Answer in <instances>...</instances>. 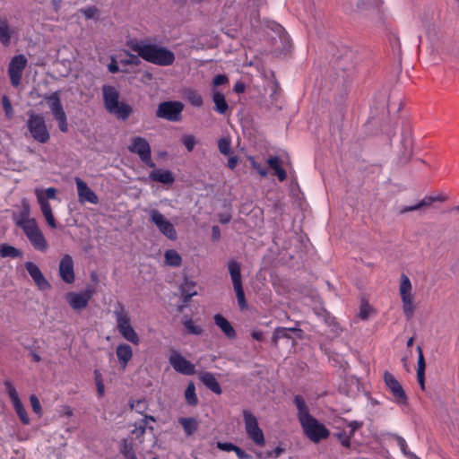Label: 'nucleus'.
<instances>
[{
	"label": "nucleus",
	"instance_id": "nucleus-40",
	"mask_svg": "<svg viewBox=\"0 0 459 459\" xmlns=\"http://www.w3.org/2000/svg\"><path fill=\"white\" fill-rule=\"evenodd\" d=\"M185 398L188 405L196 406L198 404V398L195 393V386L193 382H190L185 391Z\"/></svg>",
	"mask_w": 459,
	"mask_h": 459
},
{
	"label": "nucleus",
	"instance_id": "nucleus-2",
	"mask_svg": "<svg viewBox=\"0 0 459 459\" xmlns=\"http://www.w3.org/2000/svg\"><path fill=\"white\" fill-rule=\"evenodd\" d=\"M126 45L143 60L160 66L171 65L176 59L175 54L171 50L156 44L131 39L127 41Z\"/></svg>",
	"mask_w": 459,
	"mask_h": 459
},
{
	"label": "nucleus",
	"instance_id": "nucleus-35",
	"mask_svg": "<svg viewBox=\"0 0 459 459\" xmlns=\"http://www.w3.org/2000/svg\"><path fill=\"white\" fill-rule=\"evenodd\" d=\"M165 264L171 267H179L182 264V257L175 249H168L164 254Z\"/></svg>",
	"mask_w": 459,
	"mask_h": 459
},
{
	"label": "nucleus",
	"instance_id": "nucleus-1",
	"mask_svg": "<svg viewBox=\"0 0 459 459\" xmlns=\"http://www.w3.org/2000/svg\"><path fill=\"white\" fill-rule=\"evenodd\" d=\"M294 403L298 410L297 416L304 435L316 444L327 439L330 436V430L311 415L303 396L300 394L295 395Z\"/></svg>",
	"mask_w": 459,
	"mask_h": 459
},
{
	"label": "nucleus",
	"instance_id": "nucleus-26",
	"mask_svg": "<svg viewBox=\"0 0 459 459\" xmlns=\"http://www.w3.org/2000/svg\"><path fill=\"white\" fill-rule=\"evenodd\" d=\"M385 116L384 114L371 116L364 124V129L368 135H377L384 133V121Z\"/></svg>",
	"mask_w": 459,
	"mask_h": 459
},
{
	"label": "nucleus",
	"instance_id": "nucleus-18",
	"mask_svg": "<svg viewBox=\"0 0 459 459\" xmlns=\"http://www.w3.org/2000/svg\"><path fill=\"white\" fill-rule=\"evenodd\" d=\"M169 362L171 367L179 374L185 376H192L195 374V365L188 359H186L181 353L178 351H171L170 356L169 358Z\"/></svg>",
	"mask_w": 459,
	"mask_h": 459
},
{
	"label": "nucleus",
	"instance_id": "nucleus-19",
	"mask_svg": "<svg viewBox=\"0 0 459 459\" xmlns=\"http://www.w3.org/2000/svg\"><path fill=\"white\" fill-rule=\"evenodd\" d=\"M93 293L94 290L89 288L82 292H68L65 300L74 311H81L88 307Z\"/></svg>",
	"mask_w": 459,
	"mask_h": 459
},
{
	"label": "nucleus",
	"instance_id": "nucleus-59",
	"mask_svg": "<svg viewBox=\"0 0 459 459\" xmlns=\"http://www.w3.org/2000/svg\"><path fill=\"white\" fill-rule=\"evenodd\" d=\"M245 90H246V84L241 81H238L233 86V91L236 93H243L245 91Z\"/></svg>",
	"mask_w": 459,
	"mask_h": 459
},
{
	"label": "nucleus",
	"instance_id": "nucleus-63",
	"mask_svg": "<svg viewBox=\"0 0 459 459\" xmlns=\"http://www.w3.org/2000/svg\"><path fill=\"white\" fill-rule=\"evenodd\" d=\"M377 0H369L368 3H366L365 0H359V2L358 3V7L359 8H367V5L369 4V5H374L377 4Z\"/></svg>",
	"mask_w": 459,
	"mask_h": 459
},
{
	"label": "nucleus",
	"instance_id": "nucleus-4",
	"mask_svg": "<svg viewBox=\"0 0 459 459\" xmlns=\"http://www.w3.org/2000/svg\"><path fill=\"white\" fill-rule=\"evenodd\" d=\"M402 151L398 155L397 164L401 167L408 162L411 163V169L425 171L432 168L420 159H411L413 153V137L410 128L404 129L402 133L401 140Z\"/></svg>",
	"mask_w": 459,
	"mask_h": 459
},
{
	"label": "nucleus",
	"instance_id": "nucleus-31",
	"mask_svg": "<svg viewBox=\"0 0 459 459\" xmlns=\"http://www.w3.org/2000/svg\"><path fill=\"white\" fill-rule=\"evenodd\" d=\"M212 101L214 103L213 109L219 114L224 115L228 111L229 105L222 92L213 90Z\"/></svg>",
	"mask_w": 459,
	"mask_h": 459
},
{
	"label": "nucleus",
	"instance_id": "nucleus-54",
	"mask_svg": "<svg viewBox=\"0 0 459 459\" xmlns=\"http://www.w3.org/2000/svg\"><path fill=\"white\" fill-rule=\"evenodd\" d=\"M370 312H371L370 306L367 303H363L360 306L359 316L362 320H366L369 316Z\"/></svg>",
	"mask_w": 459,
	"mask_h": 459
},
{
	"label": "nucleus",
	"instance_id": "nucleus-41",
	"mask_svg": "<svg viewBox=\"0 0 459 459\" xmlns=\"http://www.w3.org/2000/svg\"><path fill=\"white\" fill-rule=\"evenodd\" d=\"M186 100L194 107L200 108L204 104L202 95L195 90H190L187 92Z\"/></svg>",
	"mask_w": 459,
	"mask_h": 459
},
{
	"label": "nucleus",
	"instance_id": "nucleus-45",
	"mask_svg": "<svg viewBox=\"0 0 459 459\" xmlns=\"http://www.w3.org/2000/svg\"><path fill=\"white\" fill-rule=\"evenodd\" d=\"M396 441H397L398 446H400L401 451L406 456H408L410 459H420L415 454H413L412 452H410V451L407 450L408 446H407V443H406L405 439L403 437L397 436L396 437Z\"/></svg>",
	"mask_w": 459,
	"mask_h": 459
},
{
	"label": "nucleus",
	"instance_id": "nucleus-28",
	"mask_svg": "<svg viewBox=\"0 0 459 459\" xmlns=\"http://www.w3.org/2000/svg\"><path fill=\"white\" fill-rule=\"evenodd\" d=\"M215 325L223 332L229 339H235L237 333L231 324L222 315L216 314L213 316Z\"/></svg>",
	"mask_w": 459,
	"mask_h": 459
},
{
	"label": "nucleus",
	"instance_id": "nucleus-37",
	"mask_svg": "<svg viewBox=\"0 0 459 459\" xmlns=\"http://www.w3.org/2000/svg\"><path fill=\"white\" fill-rule=\"evenodd\" d=\"M195 283L194 282H186L182 288V297H183V305L179 307L178 311H182L184 306H186L191 299V298L196 295V291L195 290Z\"/></svg>",
	"mask_w": 459,
	"mask_h": 459
},
{
	"label": "nucleus",
	"instance_id": "nucleus-10",
	"mask_svg": "<svg viewBox=\"0 0 459 459\" xmlns=\"http://www.w3.org/2000/svg\"><path fill=\"white\" fill-rule=\"evenodd\" d=\"M227 266L238 306L244 309L247 307V300L242 284L241 265L238 261L232 259L228 262Z\"/></svg>",
	"mask_w": 459,
	"mask_h": 459
},
{
	"label": "nucleus",
	"instance_id": "nucleus-55",
	"mask_svg": "<svg viewBox=\"0 0 459 459\" xmlns=\"http://www.w3.org/2000/svg\"><path fill=\"white\" fill-rule=\"evenodd\" d=\"M11 83L13 86H18L21 82L22 73V72H8Z\"/></svg>",
	"mask_w": 459,
	"mask_h": 459
},
{
	"label": "nucleus",
	"instance_id": "nucleus-13",
	"mask_svg": "<svg viewBox=\"0 0 459 459\" xmlns=\"http://www.w3.org/2000/svg\"><path fill=\"white\" fill-rule=\"evenodd\" d=\"M248 160L256 172H268V169H273V172H286L282 168L283 161L279 156L268 155L267 158L249 157Z\"/></svg>",
	"mask_w": 459,
	"mask_h": 459
},
{
	"label": "nucleus",
	"instance_id": "nucleus-39",
	"mask_svg": "<svg viewBox=\"0 0 459 459\" xmlns=\"http://www.w3.org/2000/svg\"><path fill=\"white\" fill-rule=\"evenodd\" d=\"M0 256L3 258H17L22 256V251L8 244L0 245Z\"/></svg>",
	"mask_w": 459,
	"mask_h": 459
},
{
	"label": "nucleus",
	"instance_id": "nucleus-52",
	"mask_svg": "<svg viewBox=\"0 0 459 459\" xmlns=\"http://www.w3.org/2000/svg\"><path fill=\"white\" fill-rule=\"evenodd\" d=\"M3 107H4V110L5 112V115L9 118H12L13 115V107H12V104H11L8 97H6V96L3 97Z\"/></svg>",
	"mask_w": 459,
	"mask_h": 459
},
{
	"label": "nucleus",
	"instance_id": "nucleus-51",
	"mask_svg": "<svg viewBox=\"0 0 459 459\" xmlns=\"http://www.w3.org/2000/svg\"><path fill=\"white\" fill-rule=\"evenodd\" d=\"M228 82H229V78L226 74H217L212 79L213 88L219 87L221 85H225Z\"/></svg>",
	"mask_w": 459,
	"mask_h": 459
},
{
	"label": "nucleus",
	"instance_id": "nucleus-12",
	"mask_svg": "<svg viewBox=\"0 0 459 459\" xmlns=\"http://www.w3.org/2000/svg\"><path fill=\"white\" fill-rule=\"evenodd\" d=\"M245 429L247 437L258 446L265 445V439L263 430L258 425L256 417L250 411H243Z\"/></svg>",
	"mask_w": 459,
	"mask_h": 459
},
{
	"label": "nucleus",
	"instance_id": "nucleus-64",
	"mask_svg": "<svg viewBox=\"0 0 459 459\" xmlns=\"http://www.w3.org/2000/svg\"><path fill=\"white\" fill-rule=\"evenodd\" d=\"M94 380L96 385H98V383H103L102 375L99 369L94 370Z\"/></svg>",
	"mask_w": 459,
	"mask_h": 459
},
{
	"label": "nucleus",
	"instance_id": "nucleus-62",
	"mask_svg": "<svg viewBox=\"0 0 459 459\" xmlns=\"http://www.w3.org/2000/svg\"><path fill=\"white\" fill-rule=\"evenodd\" d=\"M238 161V160L237 156H230L228 160V167L230 169H233L237 166Z\"/></svg>",
	"mask_w": 459,
	"mask_h": 459
},
{
	"label": "nucleus",
	"instance_id": "nucleus-6",
	"mask_svg": "<svg viewBox=\"0 0 459 459\" xmlns=\"http://www.w3.org/2000/svg\"><path fill=\"white\" fill-rule=\"evenodd\" d=\"M26 114L28 116L26 127L31 137L40 143H48L50 139V134L44 116L35 113L32 109L28 110Z\"/></svg>",
	"mask_w": 459,
	"mask_h": 459
},
{
	"label": "nucleus",
	"instance_id": "nucleus-48",
	"mask_svg": "<svg viewBox=\"0 0 459 459\" xmlns=\"http://www.w3.org/2000/svg\"><path fill=\"white\" fill-rule=\"evenodd\" d=\"M181 141L188 152H192L196 144V139L192 134L183 135Z\"/></svg>",
	"mask_w": 459,
	"mask_h": 459
},
{
	"label": "nucleus",
	"instance_id": "nucleus-50",
	"mask_svg": "<svg viewBox=\"0 0 459 459\" xmlns=\"http://www.w3.org/2000/svg\"><path fill=\"white\" fill-rule=\"evenodd\" d=\"M30 402L31 408H32L33 411L37 415L41 416V414H42V408H41V404H40V402L38 399V397L36 395H34V394L30 395Z\"/></svg>",
	"mask_w": 459,
	"mask_h": 459
},
{
	"label": "nucleus",
	"instance_id": "nucleus-30",
	"mask_svg": "<svg viewBox=\"0 0 459 459\" xmlns=\"http://www.w3.org/2000/svg\"><path fill=\"white\" fill-rule=\"evenodd\" d=\"M418 351V368H417V379L422 390L425 389V369L426 362L423 355L421 347H417Z\"/></svg>",
	"mask_w": 459,
	"mask_h": 459
},
{
	"label": "nucleus",
	"instance_id": "nucleus-20",
	"mask_svg": "<svg viewBox=\"0 0 459 459\" xmlns=\"http://www.w3.org/2000/svg\"><path fill=\"white\" fill-rule=\"evenodd\" d=\"M4 386L6 389V392L8 394V396L13 403V409L15 412L17 413L20 420L24 424L28 425L30 423V418L28 416V413L21 402L18 393L15 389V387L12 385L11 382L6 381L4 382Z\"/></svg>",
	"mask_w": 459,
	"mask_h": 459
},
{
	"label": "nucleus",
	"instance_id": "nucleus-16",
	"mask_svg": "<svg viewBox=\"0 0 459 459\" xmlns=\"http://www.w3.org/2000/svg\"><path fill=\"white\" fill-rule=\"evenodd\" d=\"M150 220L159 229L160 233L170 240H176L178 234L174 225L167 220L158 210L150 212Z\"/></svg>",
	"mask_w": 459,
	"mask_h": 459
},
{
	"label": "nucleus",
	"instance_id": "nucleus-58",
	"mask_svg": "<svg viewBox=\"0 0 459 459\" xmlns=\"http://www.w3.org/2000/svg\"><path fill=\"white\" fill-rule=\"evenodd\" d=\"M235 454L238 459H252V455L247 454L245 450L237 446Z\"/></svg>",
	"mask_w": 459,
	"mask_h": 459
},
{
	"label": "nucleus",
	"instance_id": "nucleus-11",
	"mask_svg": "<svg viewBox=\"0 0 459 459\" xmlns=\"http://www.w3.org/2000/svg\"><path fill=\"white\" fill-rule=\"evenodd\" d=\"M184 104L178 100L162 101L158 105L156 117L171 122H178L182 119Z\"/></svg>",
	"mask_w": 459,
	"mask_h": 459
},
{
	"label": "nucleus",
	"instance_id": "nucleus-21",
	"mask_svg": "<svg viewBox=\"0 0 459 459\" xmlns=\"http://www.w3.org/2000/svg\"><path fill=\"white\" fill-rule=\"evenodd\" d=\"M77 188L78 201L80 204H84L86 203L91 204H99V197L93 190H91L88 185L80 178L74 179Z\"/></svg>",
	"mask_w": 459,
	"mask_h": 459
},
{
	"label": "nucleus",
	"instance_id": "nucleus-47",
	"mask_svg": "<svg viewBox=\"0 0 459 459\" xmlns=\"http://www.w3.org/2000/svg\"><path fill=\"white\" fill-rule=\"evenodd\" d=\"M337 438L342 446L346 448H350L351 445V438L353 436L350 434L348 431L343 430L336 434Z\"/></svg>",
	"mask_w": 459,
	"mask_h": 459
},
{
	"label": "nucleus",
	"instance_id": "nucleus-44",
	"mask_svg": "<svg viewBox=\"0 0 459 459\" xmlns=\"http://www.w3.org/2000/svg\"><path fill=\"white\" fill-rule=\"evenodd\" d=\"M80 13L85 17V19H98L100 11L95 5L87 6L80 9Z\"/></svg>",
	"mask_w": 459,
	"mask_h": 459
},
{
	"label": "nucleus",
	"instance_id": "nucleus-49",
	"mask_svg": "<svg viewBox=\"0 0 459 459\" xmlns=\"http://www.w3.org/2000/svg\"><path fill=\"white\" fill-rule=\"evenodd\" d=\"M130 407L138 413L143 414L147 408V404L144 400H136L130 402Z\"/></svg>",
	"mask_w": 459,
	"mask_h": 459
},
{
	"label": "nucleus",
	"instance_id": "nucleus-53",
	"mask_svg": "<svg viewBox=\"0 0 459 459\" xmlns=\"http://www.w3.org/2000/svg\"><path fill=\"white\" fill-rule=\"evenodd\" d=\"M216 446L221 450V451H226V452H234L237 446L232 444V443H230V442H217L216 444Z\"/></svg>",
	"mask_w": 459,
	"mask_h": 459
},
{
	"label": "nucleus",
	"instance_id": "nucleus-9",
	"mask_svg": "<svg viewBox=\"0 0 459 459\" xmlns=\"http://www.w3.org/2000/svg\"><path fill=\"white\" fill-rule=\"evenodd\" d=\"M410 278L403 273L400 278L399 294L403 303V312L410 319L415 312L414 296Z\"/></svg>",
	"mask_w": 459,
	"mask_h": 459
},
{
	"label": "nucleus",
	"instance_id": "nucleus-38",
	"mask_svg": "<svg viewBox=\"0 0 459 459\" xmlns=\"http://www.w3.org/2000/svg\"><path fill=\"white\" fill-rule=\"evenodd\" d=\"M12 32L9 28L8 21L0 19V42L4 46L8 47L11 43Z\"/></svg>",
	"mask_w": 459,
	"mask_h": 459
},
{
	"label": "nucleus",
	"instance_id": "nucleus-43",
	"mask_svg": "<svg viewBox=\"0 0 459 459\" xmlns=\"http://www.w3.org/2000/svg\"><path fill=\"white\" fill-rule=\"evenodd\" d=\"M151 180L163 184H171L175 178L173 174H150Z\"/></svg>",
	"mask_w": 459,
	"mask_h": 459
},
{
	"label": "nucleus",
	"instance_id": "nucleus-60",
	"mask_svg": "<svg viewBox=\"0 0 459 459\" xmlns=\"http://www.w3.org/2000/svg\"><path fill=\"white\" fill-rule=\"evenodd\" d=\"M129 56V59L127 60V63L130 64V65H139L141 61L139 59V56L138 54L137 55H134V54H130L128 53L127 54Z\"/></svg>",
	"mask_w": 459,
	"mask_h": 459
},
{
	"label": "nucleus",
	"instance_id": "nucleus-3",
	"mask_svg": "<svg viewBox=\"0 0 459 459\" xmlns=\"http://www.w3.org/2000/svg\"><path fill=\"white\" fill-rule=\"evenodd\" d=\"M106 109L122 120H126L133 112V108L125 102H119L120 93L112 85L104 84L101 88Z\"/></svg>",
	"mask_w": 459,
	"mask_h": 459
},
{
	"label": "nucleus",
	"instance_id": "nucleus-57",
	"mask_svg": "<svg viewBox=\"0 0 459 459\" xmlns=\"http://www.w3.org/2000/svg\"><path fill=\"white\" fill-rule=\"evenodd\" d=\"M426 205V202L425 201H421L420 202L419 204H415V205H411V206H405L403 207L402 210H401V213H405V212H412V211H416L420 208H421L422 206Z\"/></svg>",
	"mask_w": 459,
	"mask_h": 459
},
{
	"label": "nucleus",
	"instance_id": "nucleus-46",
	"mask_svg": "<svg viewBox=\"0 0 459 459\" xmlns=\"http://www.w3.org/2000/svg\"><path fill=\"white\" fill-rule=\"evenodd\" d=\"M218 147L221 153L230 155L231 153V142L230 138L222 137L218 141Z\"/></svg>",
	"mask_w": 459,
	"mask_h": 459
},
{
	"label": "nucleus",
	"instance_id": "nucleus-33",
	"mask_svg": "<svg viewBox=\"0 0 459 459\" xmlns=\"http://www.w3.org/2000/svg\"><path fill=\"white\" fill-rule=\"evenodd\" d=\"M179 424L182 426L186 436H192L198 429V421L196 419L189 418H179Z\"/></svg>",
	"mask_w": 459,
	"mask_h": 459
},
{
	"label": "nucleus",
	"instance_id": "nucleus-27",
	"mask_svg": "<svg viewBox=\"0 0 459 459\" xmlns=\"http://www.w3.org/2000/svg\"><path fill=\"white\" fill-rule=\"evenodd\" d=\"M116 354L121 368H126L133 357V350L129 344L121 343L117 346Z\"/></svg>",
	"mask_w": 459,
	"mask_h": 459
},
{
	"label": "nucleus",
	"instance_id": "nucleus-15",
	"mask_svg": "<svg viewBox=\"0 0 459 459\" xmlns=\"http://www.w3.org/2000/svg\"><path fill=\"white\" fill-rule=\"evenodd\" d=\"M128 149L131 152L138 154L142 161L146 165L152 168L155 166L152 160V151L150 143L145 138L142 136L134 137Z\"/></svg>",
	"mask_w": 459,
	"mask_h": 459
},
{
	"label": "nucleus",
	"instance_id": "nucleus-32",
	"mask_svg": "<svg viewBox=\"0 0 459 459\" xmlns=\"http://www.w3.org/2000/svg\"><path fill=\"white\" fill-rule=\"evenodd\" d=\"M118 450L125 459H128L136 455L134 444L132 438H123L119 442Z\"/></svg>",
	"mask_w": 459,
	"mask_h": 459
},
{
	"label": "nucleus",
	"instance_id": "nucleus-8",
	"mask_svg": "<svg viewBox=\"0 0 459 459\" xmlns=\"http://www.w3.org/2000/svg\"><path fill=\"white\" fill-rule=\"evenodd\" d=\"M44 100L47 101L54 119L57 122L59 130L62 133H67L69 130L67 116L61 102L60 91L45 95Z\"/></svg>",
	"mask_w": 459,
	"mask_h": 459
},
{
	"label": "nucleus",
	"instance_id": "nucleus-24",
	"mask_svg": "<svg viewBox=\"0 0 459 459\" xmlns=\"http://www.w3.org/2000/svg\"><path fill=\"white\" fill-rule=\"evenodd\" d=\"M30 206L26 200L22 202V210L13 215V221L15 225L22 230L27 227L30 226L36 220L30 218Z\"/></svg>",
	"mask_w": 459,
	"mask_h": 459
},
{
	"label": "nucleus",
	"instance_id": "nucleus-7",
	"mask_svg": "<svg viewBox=\"0 0 459 459\" xmlns=\"http://www.w3.org/2000/svg\"><path fill=\"white\" fill-rule=\"evenodd\" d=\"M57 190L55 187H48L46 189H36L35 195L37 197L38 204H39L40 211L48 223L52 228H56V221L52 212V208L49 204V200L56 199Z\"/></svg>",
	"mask_w": 459,
	"mask_h": 459
},
{
	"label": "nucleus",
	"instance_id": "nucleus-14",
	"mask_svg": "<svg viewBox=\"0 0 459 459\" xmlns=\"http://www.w3.org/2000/svg\"><path fill=\"white\" fill-rule=\"evenodd\" d=\"M384 382L389 393L393 396V401L399 405H406L408 397L400 382L393 374L388 371L384 373Z\"/></svg>",
	"mask_w": 459,
	"mask_h": 459
},
{
	"label": "nucleus",
	"instance_id": "nucleus-34",
	"mask_svg": "<svg viewBox=\"0 0 459 459\" xmlns=\"http://www.w3.org/2000/svg\"><path fill=\"white\" fill-rule=\"evenodd\" d=\"M290 332H301V330L299 328H295V327H291V328L277 327L273 331V333L272 336L273 344L277 346L279 340L283 339V338L290 339Z\"/></svg>",
	"mask_w": 459,
	"mask_h": 459
},
{
	"label": "nucleus",
	"instance_id": "nucleus-29",
	"mask_svg": "<svg viewBox=\"0 0 459 459\" xmlns=\"http://www.w3.org/2000/svg\"><path fill=\"white\" fill-rule=\"evenodd\" d=\"M200 380L208 389H210L214 394H221L222 393V389L212 373H202L200 375Z\"/></svg>",
	"mask_w": 459,
	"mask_h": 459
},
{
	"label": "nucleus",
	"instance_id": "nucleus-42",
	"mask_svg": "<svg viewBox=\"0 0 459 459\" xmlns=\"http://www.w3.org/2000/svg\"><path fill=\"white\" fill-rule=\"evenodd\" d=\"M183 325L190 334L200 335L203 333V328L200 325H195L192 318H185Z\"/></svg>",
	"mask_w": 459,
	"mask_h": 459
},
{
	"label": "nucleus",
	"instance_id": "nucleus-5",
	"mask_svg": "<svg viewBox=\"0 0 459 459\" xmlns=\"http://www.w3.org/2000/svg\"><path fill=\"white\" fill-rule=\"evenodd\" d=\"M113 314L119 334L126 341L133 343L134 345H138L140 343V337L132 326L129 312L121 302H117Z\"/></svg>",
	"mask_w": 459,
	"mask_h": 459
},
{
	"label": "nucleus",
	"instance_id": "nucleus-22",
	"mask_svg": "<svg viewBox=\"0 0 459 459\" xmlns=\"http://www.w3.org/2000/svg\"><path fill=\"white\" fill-rule=\"evenodd\" d=\"M59 275L62 281L67 284L74 282L75 274L74 269V260L70 255H65L59 262Z\"/></svg>",
	"mask_w": 459,
	"mask_h": 459
},
{
	"label": "nucleus",
	"instance_id": "nucleus-23",
	"mask_svg": "<svg viewBox=\"0 0 459 459\" xmlns=\"http://www.w3.org/2000/svg\"><path fill=\"white\" fill-rule=\"evenodd\" d=\"M149 421L155 422L156 420L152 415H144L143 419L134 424V429L131 430V434L135 439L139 440L140 443L143 442V437L147 430L151 433L153 432L154 428L149 425Z\"/></svg>",
	"mask_w": 459,
	"mask_h": 459
},
{
	"label": "nucleus",
	"instance_id": "nucleus-25",
	"mask_svg": "<svg viewBox=\"0 0 459 459\" xmlns=\"http://www.w3.org/2000/svg\"><path fill=\"white\" fill-rule=\"evenodd\" d=\"M24 266L30 276L40 290H48L50 288V283L44 277L37 264L32 262H26Z\"/></svg>",
	"mask_w": 459,
	"mask_h": 459
},
{
	"label": "nucleus",
	"instance_id": "nucleus-36",
	"mask_svg": "<svg viewBox=\"0 0 459 459\" xmlns=\"http://www.w3.org/2000/svg\"><path fill=\"white\" fill-rule=\"evenodd\" d=\"M27 65V58L24 55L20 54L17 56H14L8 66V72H22L25 68Z\"/></svg>",
	"mask_w": 459,
	"mask_h": 459
},
{
	"label": "nucleus",
	"instance_id": "nucleus-61",
	"mask_svg": "<svg viewBox=\"0 0 459 459\" xmlns=\"http://www.w3.org/2000/svg\"><path fill=\"white\" fill-rule=\"evenodd\" d=\"M212 240H214V241L219 240L221 238L220 228L218 226H213L212 229Z\"/></svg>",
	"mask_w": 459,
	"mask_h": 459
},
{
	"label": "nucleus",
	"instance_id": "nucleus-17",
	"mask_svg": "<svg viewBox=\"0 0 459 459\" xmlns=\"http://www.w3.org/2000/svg\"><path fill=\"white\" fill-rule=\"evenodd\" d=\"M22 231L34 249L40 252H46L48 250V241L37 221L24 229Z\"/></svg>",
	"mask_w": 459,
	"mask_h": 459
},
{
	"label": "nucleus",
	"instance_id": "nucleus-56",
	"mask_svg": "<svg viewBox=\"0 0 459 459\" xmlns=\"http://www.w3.org/2000/svg\"><path fill=\"white\" fill-rule=\"evenodd\" d=\"M363 425V422L358 421V420H351L348 422V427L350 428V430L348 431L350 434H351L353 437L355 435V432L360 429Z\"/></svg>",
	"mask_w": 459,
	"mask_h": 459
}]
</instances>
